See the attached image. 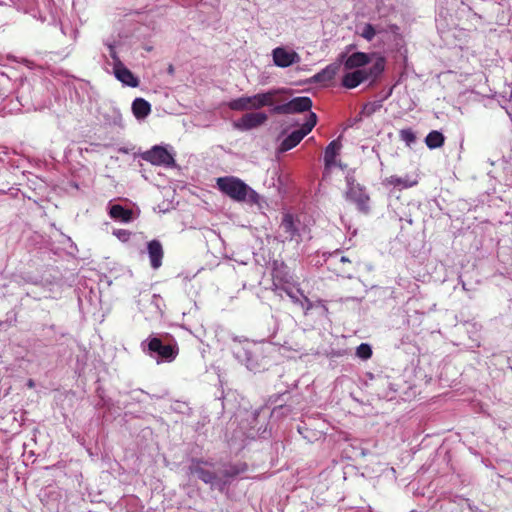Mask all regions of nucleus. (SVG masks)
<instances>
[{
    "mask_svg": "<svg viewBox=\"0 0 512 512\" xmlns=\"http://www.w3.org/2000/svg\"><path fill=\"white\" fill-rule=\"evenodd\" d=\"M370 62V54L356 52L349 55L344 61V68L353 71L344 74L341 81L343 87L353 89L360 83H365V81H368L369 85L378 81L385 69V59L384 57H378L367 68Z\"/></svg>",
    "mask_w": 512,
    "mask_h": 512,
    "instance_id": "1",
    "label": "nucleus"
},
{
    "mask_svg": "<svg viewBox=\"0 0 512 512\" xmlns=\"http://www.w3.org/2000/svg\"><path fill=\"white\" fill-rule=\"evenodd\" d=\"M217 186L220 191L238 202L244 201L249 191L254 193L246 183L236 176H223L217 179Z\"/></svg>",
    "mask_w": 512,
    "mask_h": 512,
    "instance_id": "2",
    "label": "nucleus"
},
{
    "mask_svg": "<svg viewBox=\"0 0 512 512\" xmlns=\"http://www.w3.org/2000/svg\"><path fill=\"white\" fill-rule=\"evenodd\" d=\"M316 119V114L311 112L307 122L303 123L298 130L292 132L291 135L283 139L280 145V150L290 151L294 147H296L302 140V138L311 132V130L316 124Z\"/></svg>",
    "mask_w": 512,
    "mask_h": 512,
    "instance_id": "3",
    "label": "nucleus"
},
{
    "mask_svg": "<svg viewBox=\"0 0 512 512\" xmlns=\"http://www.w3.org/2000/svg\"><path fill=\"white\" fill-rule=\"evenodd\" d=\"M312 100L309 96H297L287 103L275 106L272 112L275 114H292L310 110Z\"/></svg>",
    "mask_w": 512,
    "mask_h": 512,
    "instance_id": "4",
    "label": "nucleus"
},
{
    "mask_svg": "<svg viewBox=\"0 0 512 512\" xmlns=\"http://www.w3.org/2000/svg\"><path fill=\"white\" fill-rule=\"evenodd\" d=\"M299 226V220L295 219L292 214H284L280 223V230L284 234V240L298 246L302 241Z\"/></svg>",
    "mask_w": 512,
    "mask_h": 512,
    "instance_id": "5",
    "label": "nucleus"
},
{
    "mask_svg": "<svg viewBox=\"0 0 512 512\" xmlns=\"http://www.w3.org/2000/svg\"><path fill=\"white\" fill-rule=\"evenodd\" d=\"M148 350L151 354H158V357L165 361H173L178 355L177 344H164L161 339L152 337L148 340Z\"/></svg>",
    "mask_w": 512,
    "mask_h": 512,
    "instance_id": "6",
    "label": "nucleus"
},
{
    "mask_svg": "<svg viewBox=\"0 0 512 512\" xmlns=\"http://www.w3.org/2000/svg\"><path fill=\"white\" fill-rule=\"evenodd\" d=\"M267 115L264 112H250L242 115L235 122V127L240 130H251L267 122Z\"/></svg>",
    "mask_w": 512,
    "mask_h": 512,
    "instance_id": "7",
    "label": "nucleus"
},
{
    "mask_svg": "<svg viewBox=\"0 0 512 512\" xmlns=\"http://www.w3.org/2000/svg\"><path fill=\"white\" fill-rule=\"evenodd\" d=\"M209 464L207 461L201 459H192L189 466V472L196 475L198 479L204 481L206 484H212L217 479V474L205 468Z\"/></svg>",
    "mask_w": 512,
    "mask_h": 512,
    "instance_id": "8",
    "label": "nucleus"
},
{
    "mask_svg": "<svg viewBox=\"0 0 512 512\" xmlns=\"http://www.w3.org/2000/svg\"><path fill=\"white\" fill-rule=\"evenodd\" d=\"M143 159L152 165H170L174 162V158L163 147L154 146L151 150L143 154Z\"/></svg>",
    "mask_w": 512,
    "mask_h": 512,
    "instance_id": "9",
    "label": "nucleus"
},
{
    "mask_svg": "<svg viewBox=\"0 0 512 512\" xmlns=\"http://www.w3.org/2000/svg\"><path fill=\"white\" fill-rule=\"evenodd\" d=\"M345 199L353 204H356L357 208L362 212L368 211L369 196L360 186L351 185L345 192Z\"/></svg>",
    "mask_w": 512,
    "mask_h": 512,
    "instance_id": "10",
    "label": "nucleus"
},
{
    "mask_svg": "<svg viewBox=\"0 0 512 512\" xmlns=\"http://www.w3.org/2000/svg\"><path fill=\"white\" fill-rule=\"evenodd\" d=\"M272 58H274L276 66L290 67L297 62L299 57L295 52H288L284 48L278 47L272 51Z\"/></svg>",
    "mask_w": 512,
    "mask_h": 512,
    "instance_id": "11",
    "label": "nucleus"
},
{
    "mask_svg": "<svg viewBox=\"0 0 512 512\" xmlns=\"http://www.w3.org/2000/svg\"><path fill=\"white\" fill-rule=\"evenodd\" d=\"M148 255L150 265L153 269H159L162 265V259L164 257L163 246L159 240H151L148 245Z\"/></svg>",
    "mask_w": 512,
    "mask_h": 512,
    "instance_id": "12",
    "label": "nucleus"
},
{
    "mask_svg": "<svg viewBox=\"0 0 512 512\" xmlns=\"http://www.w3.org/2000/svg\"><path fill=\"white\" fill-rule=\"evenodd\" d=\"M341 136L335 140H332L324 151V165L325 168H330L336 165V158L340 154L342 144Z\"/></svg>",
    "mask_w": 512,
    "mask_h": 512,
    "instance_id": "13",
    "label": "nucleus"
},
{
    "mask_svg": "<svg viewBox=\"0 0 512 512\" xmlns=\"http://www.w3.org/2000/svg\"><path fill=\"white\" fill-rule=\"evenodd\" d=\"M114 69L116 78L123 84L128 85L130 87L138 86L139 80L134 76L132 71L128 69L124 64L119 62L115 65Z\"/></svg>",
    "mask_w": 512,
    "mask_h": 512,
    "instance_id": "14",
    "label": "nucleus"
},
{
    "mask_svg": "<svg viewBox=\"0 0 512 512\" xmlns=\"http://www.w3.org/2000/svg\"><path fill=\"white\" fill-rule=\"evenodd\" d=\"M340 65L339 64H330L320 72L314 75L313 79L315 83H330L333 81L339 72Z\"/></svg>",
    "mask_w": 512,
    "mask_h": 512,
    "instance_id": "15",
    "label": "nucleus"
},
{
    "mask_svg": "<svg viewBox=\"0 0 512 512\" xmlns=\"http://www.w3.org/2000/svg\"><path fill=\"white\" fill-rule=\"evenodd\" d=\"M132 111L136 119H144L151 111L150 103L142 97H137L132 103Z\"/></svg>",
    "mask_w": 512,
    "mask_h": 512,
    "instance_id": "16",
    "label": "nucleus"
},
{
    "mask_svg": "<svg viewBox=\"0 0 512 512\" xmlns=\"http://www.w3.org/2000/svg\"><path fill=\"white\" fill-rule=\"evenodd\" d=\"M109 216L112 219H119L124 223H128L133 219V211L124 208L121 204H114L109 209Z\"/></svg>",
    "mask_w": 512,
    "mask_h": 512,
    "instance_id": "17",
    "label": "nucleus"
},
{
    "mask_svg": "<svg viewBox=\"0 0 512 512\" xmlns=\"http://www.w3.org/2000/svg\"><path fill=\"white\" fill-rule=\"evenodd\" d=\"M385 182L390 186L408 189L416 186L418 180L417 178H409V176H406V178H400V176H388L385 179Z\"/></svg>",
    "mask_w": 512,
    "mask_h": 512,
    "instance_id": "18",
    "label": "nucleus"
},
{
    "mask_svg": "<svg viewBox=\"0 0 512 512\" xmlns=\"http://www.w3.org/2000/svg\"><path fill=\"white\" fill-rule=\"evenodd\" d=\"M444 142L445 136L437 130L429 132L425 138V144L430 150L441 148Z\"/></svg>",
    "mask_w": 512,
    "mask_h": 512,
    "instance_id": "19",
    "label": "nucleus"
},
{
    "mask_svg": "<svg viewBox=\"0 0 512 512\" xmlns=\"http://www.w3.org/2000/svg\"><path fill=\"white\" fill-rule=\"evenodd\" d=\"M332 259H334V261L341 264V267L339 268L340 274H342V275L346 274V275L350 276V273L352 270V260L351 259H349L345 256H342L339 253H335V255L332 256Z\"/></svg>",
    "mask_w": 512,
    "mask_h": 512,
    "instance_id": "20",
    "label": "nucleus"
},
{
    "mask_svg": "<svg viewBox=\"0 0 512 512\" xmlns=\"http://www.w3.org/2000/svg\"><path fill=\"white\" fill-rule=\"evenodd\" d=\"M249 100L247 99V96H241L239 98L233 99L232 101L228 102L227 106L228 108L235 110V111H243L251 109L249 105Z\"/></svg>",
    "mask_w": 512,
    "mask_h": 512,
    "instance_id": "21",
    "label": "nucleus"
},
{
    "mask_svg": "<svg viewBox=\"0 0 512 512\" xmlns=\"http://www.w3.org/2000/svg\"><path fill=\"white\" fill-rule=\"evenodd\" d=\"M280 93V90H269L266 93H261L262 107L272 106L275 104L276 96Z\"/></svg>",
    "mask_w": 512,
    "mask_h": 512,
    "instance_id": "22",
    "label": "nucleus"
},
{
    "mask_svg": "<svg viewBox=\"0 0 512 512\" xmlns=\"http://www.w3.org/2000/svg\"><path fill=\"white\" fill-rule=\"evenodd\" d=\"M399 136L401 140L406 143V145H411L416 140V136L411 128L400 130Z\"/></svg>",
    "mask_w": 512,
    "mask_h": 512,
    "instance_id": "23",
    "label": "nucleus"
},
{
    "mask_svg": "<svg viewBox=\"0 0 512 512\" xmlns=\"http://www.w3.org/2000/svg\"><path fill=\"white\" fill-rule=\"evenodd\" d=\"M356 355L357 357H360L362 359H368L372 355V350L369 344L362 343L359 345L356 349Z\"/></svg>",
    "mask_w": 512,
    "mask_h": 512,
    "instance_id": "24",
    "label": "nucleus"
},
{
    "mask_svg": "<svg viewBox=\"0 0 512 512\" xmlns=\"http://www.w3.org/2000/svg\"><path fill=\"white\" fill-rule=\"evenodd\" d=\"M247 99L250 101V109H262V100L261 94H254L252 96H247Z\"/></svg>",
    "mask_w": 512,
    "mask_h": 512,
    "instance_id": "25",
    "label": "nucleus"
},
{
    "mask_svg": "<svg viewBox=\"0 0 512 512\" xmlns=\"http://www.w3.org/2000/svg\"><path fill=\"white\" fill-rule=\"evenodd\" d=\"M376 32L374 27L371 24H366L364 28H362V37L366 39L367 41H372L374 38Z\"/></svg>",
    "mask_w": 512,
    "mask_h": 512,
    "instance_id": "26",
    "label": "nucleus"
},
{
    "mask_svg": "<svg viewBox=\"0 0 512 512\" xmlns=\"http://www.w3.org/2000/svg\"><path fill=\"white\" fill-rule=\"evenodd\" d=\"M129 235H130V232H128V231H124V230H121V231H119V233H118V236H119V237H125V236H129Z\"/></svg>",
    "mask_w": 512,
    "mask_h": 512,
    "instance_id": "27",
    "label": "nucleus"
},
{
    "mask_svg": "<svg viewBox=\"0 0 512 512\" xmlns=\"http://www.w3.org/2000/svg\"><path fill=\"white\" fill-rule=\"evenodd\" d=\"M28 386H29L30 388L34 387V382H33L32 380H29V382H28Z\"/></svg>",
    "mask_w": 512,
    "mask_h": 512,
    "instance_id": "28",
    "label": "nucleus"
},
{
    "mask_svg": "<svg viewBox=\"0 0 512 512\" xmlns=\"http://www.w3.org/2000/svg\"><path fill=\"white\" fill-rule=\"evenodd\" d=\"M369 104L365 105V108L364 110H362V112H365V110L368 108Z\"/></svg>",
    "mask_w": 512,
    "mask_h": 512,
    "instance_id": "29",
    "label": "nucleus"
}]
</instances>
